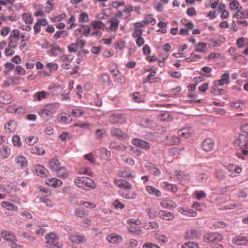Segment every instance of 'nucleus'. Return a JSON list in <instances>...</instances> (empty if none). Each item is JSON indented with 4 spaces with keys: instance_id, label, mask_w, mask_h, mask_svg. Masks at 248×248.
Instances as JSON below:
<instances>
[{
    "instance_id": "8",
    "label": "nucleus",
    "mask_w": 248,
    "mask_h": 248,
    "mask_svg": "<svg viewBox=\"0 0 248 248\" xmlns=\"http://www.w3.org/2000/svg\"><path fill=\"white\" fill-rule=\"evenodd\" d=\"M132 142L135 146L145 150H148L151 147L148 142L141 139H134L132 140Z\"/></svg>"
},
{
    "instance_id": "25",
    "label": "nucleus",
    "mask_w": 248,
    "mask_h": 248,
    "mask_svg": "<svg viewBox=\"0 0 248 248\" xmlns=\"http://www.w3.org/2000/svg\"><path fill=\"white\" fill-rule=\"evenodd\" d=\"M57 176L61 178L65 179L69 175V171L64 167H60L56 171Z\"/></svg>"
},
{
    "instance_id": "11",
    "label": "nucleus",
    "mask_w": 248,
    "mask_h": 248,
    "mask_svg": "<svg viewBox=\"0 0 248 248\" xmlns=\"http://www.w3.org/2000/svg\"><path fill=\"white\" fill-rule=\"evenodd\" d=\"M62 52V49L57 44H53L48 50L47 54L50 56H57Z\"/></svg>"
},
{
    "instance_id": "17",
    "label": "nucleus",
    "mask_w": 248,
    "mask_h": 248,
    "mask_svg": "<svg viewBox=\"0 0 248 248\" xmlns=\"http://www.w3.org/2000/svg\"><path fill=\"white\" fill-rule=\"evenodd\" d=\"M120 195L122 198L127 200H135L137 196L135 192L133 191H126L125 190L121 191Z\"/></svg>"
},
{
    "instance_id": "18",
    "label": "nucleus",
    "mask_w": 248,
    "mask_h": 248,
    "mask_svg": "<svg viewBox=\"0 0 248 248\" xmlns=\"http://www.w3.org/2000/svg\"><path fill=\"white\" fill-rule=\"evenodd\" d=\"M13 97L10 93L5 92L0 93V102L2 104H9L13 101Z\"/></svg>"
},
{
    "instance_id": "61",
    "label": "nucleus",
    "mask_w": 248,
    "mask_h": 248,
    "mask_svg": "<svg viewBox=\"0 0 248 248\" xmlns=\"http://www.w3.org/2000/svg\"><path fill=\"white\" fill-rule=\"evenodd\" d=\"M17 46V40H14V39L8 38V46L11 48H15Z\"/></svg>"
},
{
    "instance_id": "56",
    "label": "nucleus",
    "mask_w": 248,
    "mask_h": 248,
    "mask_svg": "<svg viewBox=\"0 0 248 248\" xmlns=\"http://www.w3.org/2000/svg\"><path fill=\"white\" fill-rule=\"evenodd\" d=\"M182 248H199L198 244L193 242H188L182 246Z\"/></svg>"
},
{
    "instance_id": "34",
    "label": "nucleus",
    "mask_w": 248,
    "mask_h": 248,
    "mask_svg": "<svg viewBox=\"0 0 248 248\" xmlns=\"http://www.w3.org/2000/svg\"><path fill=\"white\" fill-rule=\"evenodd\" d=\"M70 240L74 243H82L86 241V238L84 236L72 235L69 237Z\"/></svg>"
},
{
    "instance_id": "33",
    "label": "nucleus",
    "mask_w": 248,
    "mask_h": 248,
    "mask_svg": "<svg viewBox=\"0 0 248 248\" xmlns=\"http://www.w3.org/2000/svg\"><path fill=\"white\" fill-rule=\"evenodd\" d=\"M0 205L3 208H5L6 210L9 211H16L18 209L16 205L5 201L2 202L0 203Z\"/></svg>"
},
{
    "instance_id": "13",
    "label": "nucleus",
    "mask_w": 248,
    "mask_h": 248,
    "mask_svg": "<svg viewBox=\"0 0 248 248\" xmlns=\"http://www.w3.org/2000/svg\"><path fill=\"white\" fill-rule=\"evenodd\" d=\"M193 133L192 128L187 126L182 128L178 132V136L185 138H189Z\"/></svg>"
},
{
    "instance_id": "27",
    "label": "nucleus",
    "mask_w": 248,
    "mask_h": 248,
    "mask_svg": "<svg viewBox=\"0 0 248 248\" xmlns=\"http://www.w3.org/2000/svg\"><path fill=\"white\" fill-rule=\"evenodd\" d=\"M1 237L4 239L6 241L8 242H12L14 241H17V240L15 236L13 233L7 231H3L1 232Z\"/></svg>"
},
{
    "instance_id": "20",
    "label": "nucleus",
    "mask_w": 248,
    "mask_h": 248,
    "mask_svg": "<svg viewBox=\"0 0 248 248\" xmlns=\"http://www.w3.org/2000/svg\"><path fill=\"white\" fill-rule=\"evenodd\" d=\"M230 80V74L226 72L223 73L221 76V78L216 81L218 85L222 86L224 85H228L229 83Z\"/></svg>"
},
{
    "instance_id": "43",
    "label": "nucleus",
    "mask_w": 248,
    "mask_h": 248,
    "mask_svg": "<svg viewBox=\"0 0 248 248\" xmlns=\"http://www.w3.org/2000/svg\"><path fill=\"white\" fill-rule=\"evenodd\" d=\"M68 24L69 25V26L67 28L68 30L73 29L77 26V24L76 23V18L75 16H71L70 18L68 19Z\"/></svg>"
},
{
    "instance_id": "23",
    "label": "nucleus",
    "mask_w": 248,
    "mask_h": 248,
    "mask_svg": "<svg viewBox=\"0 0 248 248\" xmlns=\"http://www.w3.org/2000/svg\"><path fill=\"white\" fill-rule=\"evenodd\" d=\"M146 191L150 194L156 197L161 196V191L152 186H147L146 187Z\"/></svg>"
},
{
    "instance_id": "31",
    "label": "nucleus",
    "mask_w": 248,
    "mask_h": 248,
    "mask_svg": "<svg viewBox=\"0 0 248 248\" xmlns=\"http://www.w3.org/2000/svg\"><path fill=\"white\" fill-rule=\"evenodd\" d=\"M60 163L58 159L54 158L48 161V167L55 171L60 167Z\"/></svg>"
},
{
    "instance_id": "40",
    "label": "nucleus",
    "mask_w": 248,
    "mask_h": 248,
    "mask_svg": "<svg viewBox=\"0 0 248 248\" xmlns=\"http://www.w3.org/2000/svg\"><path fill=\"white\" fill-rule=\"evenodd\" d=\"M155 71H152L145 78L143 82L146 83L148 82H149L150 83H153L155 82L156 79V78L155 77Z\"/></svg>"
},
{
    "instance_id": "53",
    "label": "nucleus",
    "mask_w": 248,
    "mask_h": 248,
    "mask_svg": "<svg viewBox=\"0 0 248 248\" xmlns=\"http://www.w3.org/2000/svg\"><path fill=\"white\" fill-rule=\"evenodd\" d=\"M74 59V56L71 55H65L60 57V60L62 62H70Z\"/></svg>"
},
{
    "instance_id": "47",
    "label": "nucleus",
    "mask_w": 248,
    "mask_h": 248,
    "mask_svg": "<svg viewBox=\"0 0 248 248\" xmlns=\"http://www.w3.org/2000/svg\"><path fill=\"white\" fill-rule=\"evenodd\" d=\"M144 22L146 24L151 23L154 25L155 23V19L152 15L149 14L146 15L144 18Z\"/></svg>"
},
{
    "instance_id": "10",
    "label": "nucleus",
    "mask_w": 248,
    "mask_h": 248,
    "mask_svg": "<svg viewBox=\"0 0 248 248\" xmlns=\"http://www.w3.org/2000/svg\"><path fill=\"white\" fill-rule=\"evenodd\" d=\"M214 145V140L210 138L205 139L202 142V148L206 152H209L213 150Z\"/></svg>"
},
{
    "instance_id": "12",
    "label": "nucleus",
    "mask_w": 248,
    "mask_h": 248,
    "mask_svg": "<svg viewBox=\"0 0 248 248\" xmlns=\"http://www.w3.org/2000/svg\"><path fill=\"white\" fill-rule=\"evenodd\" d=\"M201 234L199 231L195 229L187 231L185 233V237L187 239H195L200 237Z\"/></svg>"
},
{
    "instance_id": "3",
    "label": "nucleus",
    "mask_w": 248,
    "mask_h": 248,
    "mask_svg": "<svg viewBox=\"0 0 248 248\" xmlns=\"http://www.w3.org/2000/svg\"><path fill=\"white\" fill-rule=\"evenodd\" d=\"M76 186L83 189L89 190L94 187V183L92 179L86 177H78L74 180Z\"/></svg>"
},
{
    "instance_id": "48",
    "label": "nucleus",
    "mask_w": 248,
    "mask_h": 248,
    "mask_svg": "<svg viewBox=\"0 0 248 248\" xmlns=\"http://www.w3.org/2000/svg\"><path fill=\"white\" fill-rule=\"evenodd\" d=\"M118 175L119 176L125 178H128L129 177L132 178V175L128 170H120L118 171Z\"/></svg>"
},
{
    "instance_id": "63",
    "label": "nucleus",
    "mask_w": 248,
    "mask_h": 248,
    "mask_svg": "<svg viewBox=\"0 0 248 248\" xmlns=\"http://www.w3.org/2000/svg\"><path fill=\"white\" fill-rule=\"evenodd\" d=\"M57 240H51L47 241V244L49 245L50 248H60L61 246L59 245V243L57 242Z\"/></svg>"
},
{
    "instance_id": "54",
    "label": "nucleus",
    "mask_w": 248,
    "mask_h": 248,
    "mask_svg": "<svg viewBox=\"0 0 248 248\" xmlns=\"http://www.w3.org/2000/svg\"><path fill=\"white\" fill-rule=\"evenodd\" d=\"M175 175L176 178L180 181H182L184 179L188 180L189 177L188 175H185L182 172H178L177 171H175Z\"/></svg>"
},
{
    "instance_id": "6",
    "label": "nucleus",
    "mask_w": 248,
    "mask_h": 248,
    "mask_svg": "<svg viewBox=\"0 0 248 248\" xmlns=\"http://www.w3.org/2000/svg\"><path fill=\"white\" fill-rule=\"evenodd\" d=\"M109 121L113 124H122L125 122L126 118L122 114H113L109 116Z\"/></svg>"
},
{
    "instance_id": "26",
    "label": "nucleus",
    "mask_w": 248,
    "mask_h": 248,
    "mask_svg": "<svg viewBox=\"0 0 248 248\" xmlns=\"http://www.w3.org/2000/svg\"><path fill=\"white\" fill-rule=\"evenodd\" d=\"M90 31V27L87 25H84L82 26V28L77 29L75 31V33L77 35H78L79 33L82 32L84 36L88 37L89 36Z\"/></svg>"
},
{
    "instance_id": "30",
    "label": "nucleus",
    "mask_w": 248,
    "mask_h": 248,
    "mask_svg": "<svg viewBox=\"0 0 248 248\" xmlns=\"http://www.w3.org/2000/svg\"><path fill=\"white\" fill-rule=\"evenodd\" d=\"M208 176L207 172H201L197 174L195 179L198 183H205L207 181Z\"/></svg>"
},
{
    "instance_id": "60",
    "label": "nucleus",
    "mask_w": 248,
    "mask_h": 248,
    "mask_svg": "<svg viewBox=\"0 0 248 248\" xmlns=\"http://www.w3.org/2000/svg\"><path fill=\"white\" fill-rule=\"evenodd\" d=\"M101 155L104 159L109 160L110 156V152L107 149H102L101 150Z\"/></svg>"
},
{
    "instance_id": "24",
    "label": "nucleus",
    "mask_w": 248,
    "mask_h": 248,
    "mask_svg": "<svg viewBox=\"0 0 248 248\" xmlns=\"http://www.w3.org/2000/svg\"><path fill=\"white\" fill-rule=\"evenodd\" d=\"M160 204L162 208L166 209L175 208L176 207V205L172 201L165 199L161 200Z\"/></svg>"
},
{
    "instance_id": "16",
    "label": "nucleus",
    "mask_w": 248,
    "mask_h": 248,
    "mask_svg": "<svg viewBox=\"0 0 248 248\" xmlns=\"http://www.w3.org/2000/svg\"><path fill=\"white\" fill-rule=\"evenodd\" d=\"M46 184L49 186L56 188L60 187L62 185V182L56 178L48 179L46 181Z\"/></svg>"
},
{
    "instance_id": "7",
    "label": "nucleus",
    "mask_w": 248,
    "mask_h": 248,
    "mask_svg": "<svg viewBox=\"0 0 248 248\" xmlns=\"http://www.w3.org/2000/svg\"><path fill=\"white\" fill-rule=\"evenodd\" d=\"M156 216L165 220H172L175 217L173 213L164 210H159L157 212Z\"/></svg>"
},
{
    "instance_id": "5",
    "label": "nucleus",
    "mask_w": 248,
    "mask_h": 248,
    "mask_svg": "<svg viewBox=\"0 0 248 248\" xmlns=\"http://www.w3.org/2000/svg\"><path fill=\"white\" fill-rule=\"evenodd\" d=\"M232 242L237 246H248V236L242 235H237L232 238Z\"/></svg>"
},
{
    "instance_id": "37",
    "label": "nucleus",
    "mask_w": 248,
    "mask_h": 248,
    "mask_svg": "<svg viewBox=\"0 0 248 248\" xmlns=\"http://www.w3.org/2000/svg\"><path fill=\"white\" fill-rule=\"evenodd\" d=\"M109 22L110 23V30L112 31H116L118 29L119 20L116 18H112Z\"/></svg>"
},
{
    "instance_id": "22",
    "label": "nucleus",
    "mask_w": 248,
    "mask_h": 248,
    "mask_svg": "<svg viewBox=\"0 0 248 248\" xmlns=\"http://www.w3.org/2000/svg\"><path fill=\"white\" fill-rule=\"evenodd\" d=\"M107 240L111 244L119 243L122 241V237L119 235L112 233L108 235L106 238Z\"/></svg>"
},
{
    "instance_id": "49",
    "label": "nucleus",
    "mask_w": 248,
    "mask_h": 248,
    "mask_svg": "<svg viewBox=\"0 0 248 248\" xmlns=\"http://www.w3.org/2000/svg\"><path fill=\"white\" fill-rule=\"evenodd\" d=\"M12 142L14 146L17 147H20L22 145V142L20 140V138L18 135H15L13 137Z\"/></svg>"
},
{
    "instance_id": "55",
    "label": "nucleus",
    "mask_w": 248,
    "mask_h": 248,
    "mask_svg": "<svg viewBox=\"0 0 248 248\" xmlns=\"http://www.w3.org/2000/svg\"><path fill=\"white\" fill-rule=\"evenodd\" d=\"M78 204L80 206L84 205L85 207L90 208L91 209H93L96 207V205L94 203L84 201H80Z\"/></svg>"
},
{
    "instance_id": "44",
    "label": "nucleus",
    "mask_w": 248,
    "mask_h": 248,
    "mask_svg": "<svg viewBox=\"0 0 248 248\" xmlns=\"http://www.w3.org/2000/svg\"><path fill=\"white\" fill-rule=\"evenodd\" d=\"M30 152L32 154L37 155H43L45 154V151L42 148H39L36 146L32 147L30 149Z\"/></svg>"
},
{
    "instance_id": "29",
    "label": "nucleus",
    "mask_w": 248,
    "mask_h": 248,
    "mask_svg": "<svg viewBox=\"0 0 248 248\" xmlns=\"http://www.w3.org/2000/svg\"><path fill=\"white\" fill-rule=\"evenodd\" d=\"M214 175L215 178L218 181H222L226 178V173L221 169H217L215 170Z\"/></svg>"
},
{
    "instance_id": "15",
    "label": "nucleus",
    "mask_w": 248,
    "mask_h": 248,
    "mask_svg": "<svg viewBox=\"0 0 248 248\" xmlns=\"http://www.w3.org/2000/svg\"><path fill=\"white\" fill-rule=\"evenodd\" d=\"M49 93L45 91H38L35 93L33 96L34 101H41L46 99Z\"/></svg>"
},
{
    "instance_id": "58",
    "label": "nucleus",
    "mask_w": 248,
    "mask_h": 248,
    "mask_svg": "<svg viewBox=\"0 0 248 248\" xmlns=\"http://www.w3.org/2000/svg\"><path fill=\"white\" fill-rule=\"evenodd\" d=\"M169 143L171 145L178 144L180 142V139L175 136H171L169 139Z\"/></svg>"
},
{
    "instance_id": "50",
    "label": "nucleus",
    "mask_w": 248,
    "mask_h": 248,
    "mask_svg": "<svg viewBox=\"0 0 248 248\" xmlns=\"http://www.w3.org/2000/svg\"><path fill=\"white\" fill-rule=\"evenodd\" d=\"M92 25L94 29H103L105 25L100 20H95L92 22Z\"/></svg>"
},
{
    "instance_id": "42",
    "label": "nucleus",
    "mask_w": 248,
    "mask_h": 248,
    "mask_svg": "<svg viewBox=\"0 0 248 248\" xmlns=\"http://www.w3.org/2000/svg\"><path fill=\"white\" fill-rule=\"evenodd\" d=\"M110 134L111 136L116 138L123 137L124 133L120 129L112 128L110 130Z\"/></svg>"
},
{
    "instance_id": "14",
    "label": "nucleus",
    "mask_w": 248,
    "mask_h": 248,
    "mask_svg": "<svg viewBox=\"0 0 248 248\" xmlns=\"http://www.w3.org/2000/svg\"><path fill=\"white\" fill-rule=\"evenodd\" d=\"M114 183L117 186L124 188V189H131L132 188V185L123 179L115 180Z\"/></svg>"
},
{
    "instance_id": "9",
    "label": "nucleus",
    "mask_w": 248,
    "mask_h": 248,
    "mask_svg": "<svg viewBox=\"0 0 248 248\" xmlns=\"http://www.w3.org/2000/svg\"><path fill=\"white\" fill-rule=\"evenodd\" d=\"M32 171L34 174L41 177L46 176L48 172L44 166L40 165L33 167Z\"/></svg>"
},
{
    "instance_id": "19",
    "label": "nucleus",
    "mask_w": 248,
    "mask_h": 248,
    "mask_svg": "<svg viewBox=\"0 0 248 248\" xmlns=\"http://www.w3.org/2000/svg\"><path fill=\"white\" fill-rule=\"evenodd\" d=\"M11 154V149L7 146L3 145L0 148V158L3 160L7 158Z\"/></svg>"
},
{
    "instance_id": "1",
    "label": "nucleus",
    "mask_w": 248,
    "mask_h": 248,
    "mask_svg": "<svg viewBox=\"0 0 248 248\" xmlns=\"http://www.w3.org/2000/svg\"><path fill=\"white\" fill-rule=\"evenodd\" d=\"M242 133L239 135V138L234 141L236 146H239L242 149V154L244 155L248 154V124H244L241 128Z\"/></svg>"
},
{
    "instance_id": "57",
    "label": "nucleus",
    "mask_w": 248,
    "mask_h": 248,
    "mask_svg": "<svg viewBox=\"0 0 248 248\" xmlns=\"http://www.w3.org/2000/svg\"><path fill=\"white\" fill-rule=\"evenodd\" d=\"M79 21L80 22H88L89 21V16L88 14L84 12H82L79 16Z\"/></svg>"
},
{
    "instance_id": "39",
    "label": "nucleus",
    "mask_w": 248,
    "mask_h": 248,
    "mask_svg": "<svg viewBox=\"0 0 248 248\" xmlns=\"http://www.w3.org/2000/svg\"><path fill=\"white\" fill-rule=\"evenodd\" d=\"M68 35V33L66 31H58L54 33L53 38L55 40H58L60 38H64Z\"/></svg>"
},
{
    "instance_id": "62",
    "label": "nucleus",
    "mask_w": 248,
    "mask_h": 248,
    "mask_svg": "<svg viewBox=\"0 0 248 248\" xmlns=\"http://www.w3.org/2000/svg\"><path fill=\"white\" fill-rule=\"evenodd\" d=\"M20 35V31L17 30L15 29L11 31L9 37L17 40L19 37Z\"/></svg>"
},
{
    "instance_id": "2",
    "label": "nucleus",
    "mask_w": 248,
    "mask_h": 248,
    "mask_svg": "<svg viewBox=\"0 0 248 248\" xmlns=\"http://www.w3.org/2000/svg\"><path fill=\"white\" fill-rule=\"evenodd\" d=\"M58 105L56 103L48 104L38 110L39 116L45 121L50 120L56 112Z\"/></svg>"
},
{
    "instance_id": "45",
    "label": "nucleus",
    "mask_w": 248,
    "mask_h": 248,
    "mask_svg": "<svg viewBox=\"0 0 248 248\" xmlns=\"http://www.w3.org/2000/svg\"><path fill=\"white\" fill-rule=\"evenodd\" d=\"M84 113V111L80 108L72 109L71 114L74 117H78L82 116Z\"/></svg>"
},
{
    "instance_id": "59",
    "label": "nucleus",
    "mask_w": 248,
    "mask_h": 248,
    "mask_svg": "<svg viewBox=\"0 0 248 248\" xmlns=\"http://www.w3.org/2000/svg\"><path fill=\"white\" fill-rule=\"evenodd\" d=\"M66 17L67 16L65 14H61L58 16H55L54 17H53L52 18V21L53 22H59L65 19Z\"/></svg>"
},
{
    "instance_id": "21",
    "label": "nucleus",
    "mask_w": 248,
    "mask_h": 248,
    "mask_svg": "<svg viewBox=\"0 0 248 248\" xmlns=\"http://www.w3.org/2000/svg\"><path fill=\"white\" fill-rule=\"evenodd\" d=\"M15 161L16 165L21 168H25L28 165V161L24 156L17 155L15 157Z\"/></svg>"
},
{
    "instance_id": "28",
    "label": "nucleus",
    "mask_w": 248,
    "mask_h": 248,
    "mask_svg": "<svg viewBox=\"0 0 248 248\" xmlns=\"http://www.w3.org/2000/svg\"><path fill=\"white\" fill-rule=\"evenodd\" d=\"M179 212L184 215H186L188 217H194L196 216V212L192 209H189L187 207H179L178 208Z\"/></svg>"
},
{
    "instance_id": "52",
    "label": "nucleus",
    "mask_w": 248,
    "mask_h": 248,
    "mask_svg": "<svg viewBox=\"0 0 248 248\" xmlns=\"http://www.w3.org/2000/svg\"><path fill=\"white\" fill-rule=\"evenodd\" d=\"M79 173L81 174L87 175L91 176L93 174V172L88 167H82L79 170Z\"/></svg>"
},
{
    "instance_id": "41",
    "label": "nucleus",
    "mask_w": 248,
    "mask_h": 248,
    "mask_svg": "<svg viewBox=\"0 0 248 248\" xmlns=\"http://www.w3.org/2000/svg\"><path fill=\"white\" fill-rule=\"evenodd\" d=\"M207 48V44L204 42H199L196 46L195 50L196 51L204 53L206 52Z\"/></svg>"
},
{
    "instance_id": "64",
    "label": "nucleus",
    "mask_w": 248,
    "mask_h": 248,
    "mask_svg": "<svg viewBox=\"0 0 248 248\" xmlns=\"http://www.w3.org/2000/svg\"><path fill=\"white\" fill-rule=\"evenodd\" d=\"M15 73L17 75H24L26 74V70L21 65H17L15 69Z\"/></svg>"
},
{
    "instance_id": "4",
    "label": "nucleus",
    "mask_w": 248,
    "mask_h": 248,
    "mask_svg": "<svg viewBox=\"0 0 248 248\" xmlns=\"http://www.w3.org/2000/svg\"><path fill=\"white\" fill-rule=\"evenodd\" d=\"M222 239L221 235L217 232L208 233L203 237V240L208 243H217L220 242Z\"/></svg>"
},
{
    "instance_id": "36",
    "label": "nucleus",
    "mask_w": 248,
    "mask_h": 248,
    "mask_svg": "<svg viewBox=\"0 0 248 248\" xmlns=\"http://www.w3.org/2000/svg\"><path fill=\"white\" fill-rule=\"evenodd\" d=\"M161 186L162 187L173 192L176 191L177 190V186L176 185L171 184L166 182H163L161 183Z\"/></svg>"
},
{
    "instance_id": "38",
    "label": "nucleus",
    "mask_w": 248,
    "mask_h": 248,
    "mask_svg": "<svg viewBox=\"0 0 248 248\" xmlns=\"http://www.w3.org/2000/svg\"><path fill=\"white\" fill-rule=\"evenodd\" d=\"M132 97L134 101L136 103H140L144 101V97L139 92L133 93Z\"/></svg>"
},
{
    "instance_id": "46",
    "label": "nucleus",
    "mask_w": 248,
    "mask_h": 248,
    "mask_svg": "<svg viewBox=\"0 0 248 248\" xmlns=\"http://www.w3.org/2000/svg\"><path fill=\"white\" fill-rule=\"evenodd\" d=\"M149 172L155 176H158L160 174L161 171L159 169L153 165H149Z\"/></svg>"
},
{
    "instance_id": "32",
    "label": "nucleus",
    "mask_w": 248,
    "mask_h": 248,
    "mask_svg": "<svg viewBox=\"0 0 248 248\" xmlns=\"http://www.w3.org/2000/svg\"><path fill=\"white\" fill-rule=\"evenodd\" d=\"M17 124L14 120H10L4 125L5 129L8 132H14L16 130Z\"/></svg>"
},
{
    "instance_id": "35",
    "label": "nucleus",
    "mask_w": 248,
    "mask_h": 248,
    "mask_svg": "<svg viewBox=\"0 0 248 248\" xmlns=\"http://www.w3.org/2000/svg\"><path fill=\"white\" fill-rule=\"evenodd\" d=\"M75 214L78 217H84L89 215V212L83 208L78 207L75 210Z\"/></svg>"
},
{
    "instance_id": "51",
    "label": "nucleus",
    "mask_w": 248,
    "mask_h": 248,
    "mask_svg": "<svg viewBox=\"0 0 248 248\" xmlns=\"http://www.w3.org/2000/svg\"><path fill=\"white\" fill-rule=\"evenodd\" d=\"M38 141V138L33 136H30L27 137L25 139V141L27 144L31 145L37 142Z\"/></svg>"
}]
</instances>
